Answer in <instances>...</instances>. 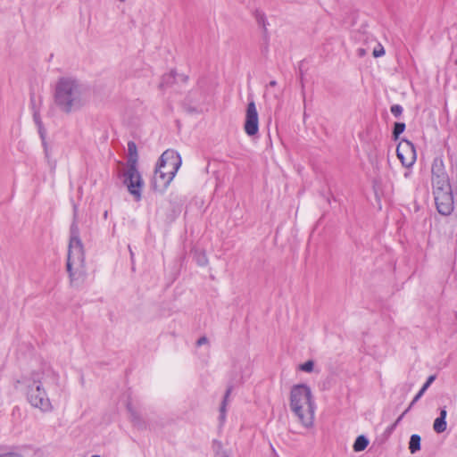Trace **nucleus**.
I'll return each mask as SVG.
<instances>
[{"label": "nucleus", "instance_id": "nucleus-1", "mask_svg": "<svg viewBox=\"0 0 457 457\" xmlns=\"http://www.w3.org/2000/svg\"><path fill=\"white\" fill-rule=\"evenodd\" d=\"M54 98L58 109L69 114L80 110L88 102L89 91L79 80L62 77L55 85Z\"/></svg>", "mask_w": 457, "mask_h": 457}, {"label": "nucleus", "instance_id": "nucleus-2", "mask_svg": "<svg viewBox=\"0 0 457 457\" xmlns=\"http://www.w3.org/2000/svg\"><path fill=\"white\" fill-rule=\"evenodd\" d=\"M289 407L304 428H309L313 426L316 404L310 386L305 384L293 386L290 391Z\"/></svg>", "mask_w": 457, "mask_h": 457}, {"label": "nucleus", "instance_id": "nucleus-3", "mask_svg": "<svg viewBox=\"0 0 457 457\" xmlns=\"http://www.w3.org/2000/svg\"><path fill=\"white\" fill-rule=\"evenodd\" d=\"M66 269L71 283L74 286L83 283L87 276L83 244L79 238V228L75 223L71 226Z\"/></svg>", "mask_w": 457, "mask_h": 457}, {"label": "nucleus", "instance_id": "nucleus-4", "mask_svg": "<svg viewBox=\"0 0 457 457\" xmlns=\"http://www.w3.org/2000/svg\"><path fill=\"white\" fill-rule=\"evenodd\" d=\"M48 378L56 380V374L50 369L44 370L42 372H33L29 378H24L29 403L43 411L52 410L51 402L43 387L47 383Z\"/></svg>", "mask_w": 457, "mask_h": 457}, {"label": "nucleus", "instance_id": "nucleus-5", "mask_svg": "<svg viewBox=\"0 0 457 457\" xmlns=\"http://www.w3.org/2000/svg\"><path fill=\"white\" fill-rule=\"evenodd\" d=\"M180 165L179 154L174 150H166L161 155L155 169L174 178Z\"/></svg>", "mask_w": 457, "mask_h": 457}, {"label": "nucleus", "instance_id": "nucleus-6", "mask_svg": "<svg viewBox=\"0 0 457 457\" xmlns=\"http://www.w3.org/2000/svg\"><path fill=\"white\" fill-rule=\"evenodd\" d=\"M124 184L128 187L129 192L135 195L137 199L141 196V188L143 187L142 177L137 170V166H128L123 173Z\"/></svg>", "mask_w": 457, "mask_h": 457}, {"label": "nucleus", "instance_id": "nucleus-7", "mask_svg": "<svg viewBox=\"0 0 457 457\" xmlns=\"http://www.w3.org/2000/svg\"><path fill=\"white\" fill-rule=\"evenodd\" d=\"M244 129L250 137L256 135L259 131L258 112L253 101L249 102L247 104Z\"/></svg>", "mask_w": 457, "mask_h": 457}, {"label": "nucleus", "instance_id": "nucleus-8", "mask_svg": "<svg viewBox=\"0 0 457 457\" xmlns=\"http://www.w3.org/2000/svg\"><path fill=\"white\" fill-rule=\"evenodd\" d=\"M434 198L436 210L440 214L448 216L453 212V197L452 191L438 193L437 195H434Z\"/></svg>", "mask_w": 457, "mask_h": 457}, {"label": "nucleus", "instance_id": "nucleus-9", "mask_svg": "<svg viewBox=\"0 0 457 457\" xmlns=\"http://www.w3.org/2000/svg\"><path fill=\"white\" fill-rule=\"evenodd\" d=\"M397 157L402 164L405 167H411L415 162L414 145L408 140L404 141V145L400 144L396 149Z\"/></svg>", "mask_w": 457, "mask_h": 457}, {"label": "nucleus", "instance_id": "nucleus-10", "mask_svg": "<svg viewBox=\"0 0 457 457\" xmlns=\"http://www.w3.org/2000/svg\"><path fill=\"white\" fill-rule=\"evenodd\" d=\"M173 179L172 176L166 175V173L155 169L152 179L153 187L156 191L162 192L168 187Z\"/></svg>", "mask_w": 457, "mask_h": 457}, {"label": "nucleus", "instance_id": "nucleus-11", "mask_svg": "<svg viewBox=\"0 0 457 457\" xmlns=\"http://www.w3.org/2000/svg\"><path fill=\"white\" fill-rule=\"evenodd\" d=\"M432 187L434 195L438 193L452 191L448 176L432 179Z\"/></svg>", "mask_w": 457, "mask_h": 457}, {"label": "nucleus", "instance_id": "nucleus-12", "mask_svg": "<svg viewBox=\"0 0 457 457\" xmlns=\"http://www.w3.org/2000/svg\"><path fill=\"white\" fill-rule=\"evenodd\" d=\"M446 415L447 411L445 410V407L442 408L440 410V415L438 418H436L433 424V428L436 433H443L446 429Z\"/></svg>", "mask_w": 457, "mask_h": 457}, {"label": "nucleus", "instance_id": "nucleus-13", "mask_svg": "<svg viewBox=\"0 0 457 457\" xmlns=\"http://www.w3.org/2000/svg\"><path fill=\"white\" fill-rule=\"evenodd\" d=\"M432 179L448 176L444 166V162L441 158H436L433 161L431 167Z\"/></svg>", "mask_w": 457, "mask_h": 457}, {"label": "nucleus", "instance_id": "nucleus-14", "mask_svg": "<svg viewBox=\"0 0 457 457\" xmlns=\"http://www.w3.org/2000/svg\"><path fill=\"white\" fill-rule=\"evenodd\" d=\"M138 160L137 145L133 141L128 143V166H137Z\"/></svg>", "mask_w": 457, "mask_h": 457}, {"label": "nucleus", "instance_id": "nucleus-15", "mask_svg": "<svg viewBox=\"0 0 457 457\" xmlns=\"http://www.w3.org/2000/svg\"><path fill=\"white\" fill-rule=\"evenodd\" d=\"M420 441L421 438L419 435L413 434L411 436L409 442V450L411 453H415L416 452L420 450Z\"/></svg>", "mask_w": 457, "mask_h": 457}, {"label": "nucleus", "instance_id": "nucleus-16", "mask_svg": "<svg viewBox=\"0 0 457 457\" xmlns=\"http://www.w3.org/2000/svg\"><path fill=\"white\" fill-rule=\"evenodd\" d=\"M369 445V440L364 436H359L353 444V450L355 452H361L363 451Z\"/></svg>", "mask_w": 457, "mask_h": 457}, {"label": "nucleus", "instance_id": "nucleus-17", "mask_svg": "<svg viewBox=\"0 0 457 457\" xmlns=\"http://www.w3.org/2000/svg\"><path fill=\"white\" fill-rule=\"evenodd\" d=\"M33 119H34V121L37 127V129H38V133L40 135V137L42 139L45 138V129L43 127V123H42V120H41V118H40V114L37 111H34L33 112Z\"/></svg>", "mask_w": 457, "mask_h": 457}, {"label": "nucleus", "instance_id": "nucleus-18", "mask_svg": "<svg viewBox=\"0 0 457 457\" xmlns=\"http://www.w3.org/2000/svg\"><path fill=\"white\" fill-rule=\"evenodd\" d=\"M175 79V75L173 71H170V73H167L162 76V81L159 85V87L161 89L164 88L166 86L171 84Z\"/></svg>", "mask_w": 457, "mask_h": 457}, {"label": "nucleus", "instance_id": "nucleus-19", "mask_svg": "<svg viewBox=\"0 0 457 457\" xmlns=\"http://www.w3.org/2000/svg\"><path fill=\"white\" fill-rule=\"evenodd\" d=\"M405 124L403 122H395L393 129V136L396 139L404 131Z\"/></svg>", "mask_w": 457, "mask_h": 457}, {"label": "nucleus", "instance_id": "nucleus-20", "mask_svg": "<svg viewBox=\"0 0 457 457\" xmlns=\"http://www.w3.org/2000/svg\"><path fill=\"white\" fill-rule=\"evenodd\" d=\"M231 390L232 388L231 387H228L227 390H226V393H225V395H224V399H223V402L221 403V406H220V419L221 420H224L225 419V412H226V403H227V399L228 397L229 396L230 393H231Z\"/></svg>", "mask_w": 457, "mask_h": 457}, {"label": "nucleus", "instance_id": "nucleus-21", "mask_svg": "<svg viewBox=\"0 0 457 457\" xmlns=\"http://www.w3.org/2000/svg\"><path fill=\"white\" fill-rule=\"evenodd\" d=\"M314 362L312 361H307L304 363L301 364L299 369L305 372H312L313 370Z\"/></svg>", "mask_w": 457, "mask_h": 457}, {"label": "nucleus", "instance_id": "nucleus-22", "mask_svg": "<svg viewBox=\"0 0 457 457\" xmlns=\"http://www.w3.org/2000/svg\"><path fill=\"white\" fill-rule=\"evenodd\" d=\"M128 411H129V413H130V416H131V420H132V421H133L136 425H138V424H139V422H140V417H139V415L137 414V412L132 409V407L130 406V404H128Z\"/></svg>", "mask_w": 457, "mask_h": 457}, {"label": "nucleus", "instance_id": "nucleus-23", "mask_svg": "<svg viewBox=\"0 0 457 457\" xmlns=\"http://www.w3.org/2000/svg\"><path fill=\"white\" fill-rule=\"evenodd\" d=\"M390 111L394 116L400 117L403 109L400 104H394L391 106Z\"/></svg>", "mask_w": 457, "mask_h": 457}, {"label": "nucleus", "instance_id": "nucleus-24", "mask_svg": "<svg viewBox=\"0 0 457 457\" xmlns=\"http://www.w3.org/2000/svg\"><path fill=\"white\" fill-rule=\"evenodd\" d=\"M212 448H213L214 454L224 450L221 442L219 440L212 441Z\"/></svg>", "mask_w": 457, "mask_h": 457}, {"label": "nucleus", "instance_id": "nucleus-25", "mask_svg": "<svg viewBox=\"0 0 457 457\" xmlns=\"http://www.w3.org/2000/svg\"><path fill=\"white\" fill-rule=\"evenodd\" d=\"M384 54H385V50H384L383 46H379L378 49L375 48L373 50V56L376 58L383 56Z\"/></svg>", "mask_w": 457, "mask_h": 457}, {"label": "nucleus", "instance_id": "nucleus-26", "mask_svg": "<svg viewBox=\"0 0 457 457\" xmlns=\"http://www.w3.org/2000/svg\"><path fill=\"white\" fill-rule=\"evenodd\" d=\"M197 262L199 265L204 266L207 263V259L204 255L198 258Z\"/></svg>", "mask_w": 457, "mask_h": 457}, {"label": "nucleus", "instance_id": "nucleus-27", "mask_svg": "<svg viewBox=\"0 0 457 457\" xmlns=\"http://www.w3.org/2000/svg\"><path fill=\"white\" fill-rule=\"evenodd\" d=\"M207 342H208L207 337H200V338L197 340L196 345H197L198 346H200V345H203L206 344Z\"/></svg>", "mask_w": 457, "mask_h": 457}, {"label": "nucleus", "instance_id": "nucleus-28", "mask_svg": "<svg viewBox=\"0 0 457 457\" xmlns=\"http://www.w3.org/2000/svg\"><path fill=\"white\" fill-rule=\"evenodd\" d=\"M215 457H229L228 453L224 449L223 451L219 452L215 454Z\"/></svg>", "mask_w": 457, "mask_h": 457}, {"label": "nucleus", "instance_id": "nucleus-29", "mask_svg": "<svg viewBox=\"0 0 457 457\" xmlns=\"http://www.w3.org/2000/svg\"><path fill=\"white\" fill-rule=\"evenodd\" d=\"M0 457H22V456L19 453H4V454H1Z\"/></svg>", "mask_w": 457, "mask_h": 457}, {"label": "nucleus", "instance_id": "nucleus-30", "mask_svg": "<svg viewBox=\"0 0 457 457\" xmlns=\"http://www.w3.org/2000/svg\"><path fill=\"white\" fill-rule=\"evenodd\" d=\"M357 54H358V56H360V57L364 56V55L366 54V51H365V49H363V48H358V50H357Z\"/></svg>", "mask_w": 457, "mask_h": 457}, {"label": "nucleus", "instance_id": "nucleus-31", "mask_svg": "<svg viewBox=\"0 0 457 457\" xmlns=\"http://www.w3.org/2000/svg\"><path fill=\"white\" fill-rule=\"evenodd\" d=\"M395 428H396V423H394L390 427L387 428L386 432L391 433L392 431L395 430Z\"/></svg>", "mask_w": 457, "mask_h": 457}, {"label": "nucleus", "instance_id": "nucleus-32", "mask_svg": "<svg viewBox=\"0 0 457 457\" xmlns=\"http://www.w3.org/2000/svg\"><path fill=\"white\" fill-rule=\"evenodd\" d=\"M436 377L435 376H429L426 381V383H428L429 386L432 384V382L435 380Z\"/></svg>", "mask_w": 457, "mask_h": 457}, {"label": "nucleus", "instance_id": "nucleus-33", "mask_svg": "<svg viewBox=\"0 0 457 457\" xmlns=\"http://www.w3.org/2000/svg\"><path fill=\"white\" fill-rule=\"evenodd\" d=\"M436 377L435 376H429L426 381V383H428L429 386L432 384V382L435 380Z\"/></svg>", "mask_w": 457, "mask_h": 457}, {"label": "nucleus", "instance_id": "nucleus-34", "mask_svg": "<svg viewBox=\"0 0 457 457\" xmlns=\"http://www.w3.org/2000/svg\"><path fill=\"white\" fill-rule=\"evenodd\" d=\"M404 413H402L398 418L397 420L395 421V423H396V426L400 423V421L403 420V418L404 417Z\"/></svg>", "mask_w": 457, "mask_h": 457}, {"label": "nucleus", "instance_id": "nucleus-35", "mask_svg": "<svg viewBox=\"0 0 457 457\" xmlns=\"http://www.w3.org/2000/svg\"><path fill=\"white\" fill-rule=\"evenodd\" d=\"M421 396H420L419 395H416L414 396V398L412 399L411 401V404H414L417 401H419V399L420 398Z\"/></svg>", "mask_w": 457, "mask_h": 457}, {"label": "nucleus", "instance_id": "nucleus-36", "mask_svg": "<svg viewBox=\"0 0 457 457\" xmlns=\"http://www.w3.org/2000/svg\"><path fill=\"white\" fill-rule=\"evenodd\" d=\"M425 392H426V390H423V388L421 387L417 395H419L420 396H422Z\"/></svg>", "mask_w": 457, "mask_h": 457}, {"label": "nucleus", "instance_id": "nucleus-37", "mask_svg": "<svg viewBox=\"0 0 457 457\" xmlns=\"http://www.w3.org/2000/svg\"><path fill=\"white\" fill-rule=\"evenodd\" d=\"M425 392H426V390H423V388L421 387L417 395H419L420 396H422Z\"/></svg>", "mask_w": 457, "mask_h": 457}, {"label": "nucleus", "instance_id": "nucleus-38", "mask_svg": "<svg viewBox=\"0 0 457 457\" xmlns=\"http://www.w3.org/2000/svg\"><path fill=\"white\" fill-rule=\"evenodd\" d=\"M270 87H275L277 85V81L276 80H271L270 81V84H269Z\"/></svg>", "mask_w": 457, "mask_h": 457}, {"label": "nucleus", "instance_id": "nucleus-39", "mask_svg": "<svg viewBox=\"0 0 457 457\" xmlns=\"http://www.w3.org/2000/svg\"><path fill=\"white\" fill-rule=\"evenodd\" d=\"M258 21L259 22H263L264 21V16L263 15H260V17H258Z\"/></svg>", "mask_w": 457, "mask_h": 457}, {"label": "nucleus", "instance_id": "nucleus-40", "mask_svg": "<svg viewBox=\"0 0 457 457\" xmlns=\"http://www.w3.org/2000/svg\"><path fill=\"white\" fill-rule=\"evenodd\" d=\"M428 387H429V385H428V383H425V384L422 386L423 390H427Z\"/></svg>", "mask_w": 457, "mask_h": 457}, {"label": "nucleus", "instance_id": "nucleus-41", "mask_svg": "<svg viewBox=\"0 0 457 457\" xmlns=\"http://www.w3.org/2000/svg\"><path fill=\"white\" fill-rule=\"evenodd\" d=\"M411 409H409V407H408V408H406V410L403 413H404V415H405Z\"/></svg>", "mask_w": 457, "mask_h": 457}, {"label": "nucleus", "instance_id": "nucleus-42", "mask_svg": "<svg viewBox=\"0 0 457 457\" xmlns=\"http://www.w3.org/2000/svg\"><path fill=\"white\" fill-rule=\"evenodd\" d=\"M412 406H413V404H411V403L408 407H409V409H411Z\"/></svg>", "mask_w": 457, "mask_h": 457}, {"label": "nucleus", "instance_id": "nucleus-43", "mask_svg": "<svg viewBox=\"0 0 457 457\" xmlns=\"http://www.w3.org/2000/svg\"><path fill=\"white\" fill-rule=\"evenodd\" d=\"M91 457H100V456H99V455L95 454V455H92Z\"/></svg>", "mask_w": 457, "mask_h": 457}]
</instances>
